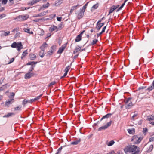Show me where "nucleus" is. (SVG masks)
<instances>
[{
    "label": "nucleus",
    "instance_id": "f3484780",
    "mask_svg": "<svg viewBox=\"0 0 154 154\" xmlns=\"http://www.w3.org/2000/svg\"><path fill=\"white\" fill-rule=\"evenodd\" d=\"M81 48L79 46H77L76 47L75 50L73 51V54H75L77 52L81 50Z\"/></svg>",
    "mask_w": 154,
    "mask_h": 154
},
{
    "label": "nucleus",
    "instance_id": "3c124183",
    "mask_svg": "<svg viewBox=\"0 0 154 154\" xmlns=\"http://www.w3.org/2000/svg\"><path fill=\"white\" fill-rule=\"evenodd\" d=\"M19 29V28H15L12 30V32H17L18 31Z\"/></svg>",
    "mask_w": 154,
    "mask_h": 154
},
{
    "label": "nucleus",
    "instance_id": "774afa93",
    "mask_svg": "<svg viewBox=\"0 0 154 154\" xmlns=\"http://www.w3.org/2000/svg\"><path fill=\"white\" fill-rule=\"evenodd\" d=\"M14 94L13 92H11L10 93V96H14Z\"/></svg>",
    "mask_w": 154,
    "mask_h": 154
},
{
    "label": "nucleus",
    "instance_id": "c85d7f7f",
    "mask_svg": "<svg viewBox=\"0 0 154 154\" xmlns=\"http://www.w3.org/2000/svg\"><path fill=\"white\" fill-rule=\"evenodd\" d=\"M107 128L106 126H105V125L104 126L100 127L98 129V131H101L102 130H105Z\"/></svg>",
    "mask_w": 154,
    "mask_h": 154
},
{
    "label": "nucleus",
    "instance_id": "bb28decb",
    "mask_svg": "<svg viewBox=\"0 0 154 154\" xmlns=\"http://www.w3.org/2000/svg\"><path fill=\"white\" fill-rule=\"evenodd\" d=\"M128 132L130 134H133L135 132L134 129H132L131 130L128 129Z\"/></svg>",
    "mask_w": 154,
    "mask_h": 154
},
{
    "label": "nucleus",
    "instance_id": "a211bd4d",
    "mask_svg": "<svg viewBox=\"0 0 154 154\" xmlns=\"http://www.w3.org/2000/svg\"><path fill=\"white\" fill-rule=\"evenodd\" d=\"M79 6V4H78L76 6H74L72 7L71 8L70 10V14H71L72 13V12H73V11L74 10L76 9H77V8L78 6Z\"/></svg>",
    "mask_w": 154,
    "mask_h": 154
},
{
    "label": "nucleus",
    "instance_id": "ea45409f",
    "mask_svg": "<svg viewBox=\"0 0 154 154\" xmlns=\"http://www.w3.org/2000/svg\"><path fill=\"white\" fill-rule=\"evenodd\" d=\"M97 41H98L97 39H95L93 41V42L91 43V45H93L95 44L97 42Z\"/></svg>",
    "mask_w": 154,
    "mask_h": 154
},
{
    "label": "nucleus",
    "instance_id": "49530a36",
    "mask_svg": "<svg viewBox=\"0 0 154 154\" xmlns=\"http://www.w3.org/2000/svg\"><path fill=\"white\" fill-rule=\"evenodd\" d=\"M62 149V147H60L58 150L56 154H60Z\"/></svg>",
    "mask_w": 154,
    "mask_h": 154
},
{
    "label": "nucleus",
    "instance_id": "9d476101",
    "mask_svg": "<svg viewBox=\"0 0 154 154\" xmlns=\"http://www.w3.org/2000/svg\"><path fill=\"white\" fill-rule=\"evenodd\" d=\"M33 74L30 72L26 74L25 75V78L26 79H29L33 76Z\"/></svg>",
    "mask_w": 154,
    "mask_h": 154
},
{
    "label": "nucleus",
    "instance_id": "bf43d9fd",
    "mask_svg": "<svg viewBox=\"0 0 154 154\" xmlns=\"http://www.w3.org/2000/svg\"><path fill=\"white\" fill-rule=\"evenodd\" d=\"M106 28V26H105L103 27V28L102 30L101 31L102 33H103L104 32Z\"/></svg>",
    "mask_w": 154,
    "mask_h": 154
},
{
    "label": "nucleus",
    "instance_id": "4468645a",
    "mask_svg": "<svg viewBox=\"0 0 154 154\" xmlns=\"http://www.w3.org/2000/svg\"><path fill=\"white\" fill-rule=\"evenodd\" d=\"M85 11H82L80 12L78 15L77 18L79 19H80V18H82L84 14V12Z\"/></svg>",
    "mask_w": 154,
    "mask_h": 154
},
{
    "label": "nucleus",
    "instance_id": "c9c22d12",
    "mask_svg": "<svg viewBox=\"0 0 154 154\" xmlns=\"http://www.w3.org/2000/svg\"><path fill=\"white\" fill-rule=\"evenodd\" d=\"M153 146L152 145H150L149 147V149H148V151L149 152H151L153 148Z\"/></svg>",
    "mask_w": 154,
    "mask_h": 154
},
{
    "label": "nucleus",
    "instance_id": "a19ab883",
    "mask_svg": "<svg viewBox=\"0 0 154 154\" xmlns=\"http://www.w3.org/2000/svg\"><path fill=\"white\" fill-rule=\"evenodd\" d=\"M7 84H6L5 85H4L3 86H2L0 88H2V90L3 91V90H4L7 88Z\"/></svg>",
    "mask_w": 154,
    "mask_h": 154
},
{
    "label": "nucleus",
    "instance_id": "0e129e2a",
    "mask_svg": "<svg viewBox=\"0 0 154 154\" xmlns=\"http://www.w3.org/2000/svg\"><path fill=\"white\" fill-rule=\"evenodd\" d=\"M35 101L34 100V99H32L29 100V103H32V102Z\"/></svg>",
    "mask_w": 154,
    "mask_h": 154
},
{
    "label": "nucleus",
    "instance_id": "dca6fc26",
    "mask_svg": "<svg viewBox=\"0 0 154 154\" xmlns=\"http://www.w3.org/2000/svg\"><path fill=\"white\" fill-rule=\"evenodd\" d=\"M15 114L14 113H8L7 115H5L3 116V118H8L14 115Z\"/></svg>",
    "mask_w": 154,
    "mask_h": 154
},
{
    "label": "nucleus",
    "instance_id": "c03bdc74",
    "mask_svg": "<svg viewBox=\"0 0 154 154\" xmlns=\"http://www.w3.org/2000/svg\"><path fill=\"white\" fill-rule=\"evenodd\" d=\"M98 7V5H97V4L93 6V7L92 8V9H96Z\"/></svg>",
    "mask_w": 154,
    "mask_h": 154
},
{
    "label": "nucleus",
    "instance_id": "b1692460",
    "mask_svg": "<svg viewBox=\"0 0 154 154\" xmlns=\"http://www.w3.org/2000/svg\"><path fill=\"white\" fill-rule=\"evenodd\" d=\"M147 120L149 121L154 120V116L152 115L149 116L147 117Z\"/></svg>",
    "mask_w": 154,
    "mask_h": 154
},
{
    "label": "nucleus",
    "instance_id": "e2e57ef3",
    "mask_svg": "<svg viewBox=\"0 0 154 154\" xmlns=\"http://www.w3.org/2000/svg\"><path fill=\"white\" fill-rule=\"evenodd\" d=\"M67 73H68V72H65L64 74L63 75V76L61 77V78H63V77H64L65 76H66V75L67 74Z\"/></svg>",
    "mask_w": 154,
    "mask_h": 154
},
{
    "label": "nucleus",
    "instance_id": "a878e982",
    "mask_svg": "<svg viewBox=\"0 0 154 154\" xmlns=\"http://www.w3.org/2000/svg\"><path fill=\"white\" fill-rule=\"evenodd\" d=\"M47 44L45 43L40 48L42 50H44V49L47 47Z\"/></svg>",
    "mask_w": 154,
    "mask_h": 154
},
{
    "label": "nucleus",
    "instance_id": "f257e3e1",
    "mask_svg": "<svg viewBox=\"0 0 154 154\" xmlns=\"http://www.w3.org/2000/svg\"><path fill=\"white\" fill-rule=\"evenodd\" d=\"M22 45L20 42H18L16 43V42H14L11 45V47L13 48H17V50L20 51L21 49L23 48Z\"/></svg>",
    "mask_w": 154,
    "mask_h": 154
},
{
    "label": "nucleus",
    "instance_id": "aec40b11",
    "mask_svg": "<svg viewBox=\"0 0 154 154\" xmlns=\"http://www.w3.org/2000/svg\"><path fill=\"white\" fill-rule=\"evenodd\" d=\"M81 37L82 36H81L80 35H78L76 37L75 41V42H78L80 41L81 40Z\"/></svg>",
    "mask_w": 154,
    "mask_h": 154
},
{
    "label": "nucleus",
    "instance_id": "423d86ee",
    "mask_svg": "<svg viewBox=\"0 0 154 154\" xmlns=\"http://www.w3.org/2000/svg\"><path fill=\"white\" fill-rule=\"evenodd\" d=\"M52 50L48 51L47 54V56H50L55 51V49L56 48V46L54 45L52 46L51 47Z\"/></svg>",
    "mask_w": 154,
    "mask_h": 154
},
{
    "label": "nucleus",
    "instance_id": "9b49d317",
    "mask_svg": "<svg viewBox=\"0 0 154 154\" xmlns=\"http://www.w3.org/2000/svg\"><path fill=\"white\" fill-rule=\"evenodd\" d=\"M50 31L52 32L54 31L55 30L56 32L58 31V28L55 26H53L50 27Z\"/></svg>",
    "mask_w": 154,
    "mask_h": 154
},
{
    "label": "nucleus",
    "instance_id": "72a5a7b5",
    "mask_svg": "<svg viewBox=\"0 0 154 154\" xmlns=\"http://www.w3.org/2000/svg\"><path fill=\"white\" fill-rule=\"evenodd\" d=\"M28 103H29V100H24L22 104L23 105H25L26 104Z\"/></svg>",
    "mask_w": 154,
    "mask_h": 154
},
{
    "label": "nucleus",
    "instance_id": "e433bc0d",
    "mask_svg": "<svg viewBox=\"0 0 154 154\" xmlns=\"http://www.w3.org/2000/svg\"><path fill=\"white\" fill-rule=\"evenodd\" d=\"M125 2H124V3L122 4V5L120 7H119V8L117 10V11H116L117 12L118 11H119L120 10H121L122 8L124 7L125 4Z\"/></svg>",
    "mask_w": 154,
    "mask_h": 154
},
{
    "label": "nucleus",
    "instance_id": "4be33fe9",
    "mask_svg": "<svg viewBox=\"0 0 154 154\" xmlns=\"http://www.w3.org/2000/svg\"><path fill=\"white\" fill-rule=\"evenodd\" d=\"M24 31L27 33H28L30 34H32L33 32L32 31L30 32V29H29L24 28L23 29Z\"/></svg>",
    "mask_w": 154,
    "mask_h": 154
},
{
    "label": "nucleus",
    "instance_id": "473e14b6",
    "mask_svg": "<svg viewBox=\"0 0 154 154\" xmlns=\"http://www.w3.org/2000/svg\"><path fill=\"white\" fill-rule=\"evenodd\" d=\"M138 137H137V136H134L132 138V140L131 141H134V142L135 141H136L137 140Z\"/></svg>",
    "mask_w": 154,
    "mask_h": 154
},
{
    "label": "nucleus",
    "instance_id": "f8f14e48",
    "mask_svg": "<svg viewBox=\"0 0 154 154\" xmlns=\"http://www.w3.org/2000/svg\"><path fill=\"white\" fill-rule=\"evenodd\" d=\"M48 11H44L42 12L39 13L38 14H37L36 16V17H40L44 16L46 14L48 13Z\"/></svg>",
    "mask_w": 154,
    "mask_h": 154
},
{
    "label": "nucleus",
    "instance_id": "4d7b16f0",
    "mask_svg": "<svg viewBox=\"0 0 154 154\" xmlns=\"http://www.w3.org/2000/svg\"><path fill=\"white\" fill-rule=\"evenodd\" d=\"M146 88V87H144V86H142V87H140L139 88V90H141V89H145Z\"/></svg>",
    "mask_w": 154,
    "mask_h": 154
},
{
    "label": "nucleus",
    "instance_id": "2eb2a0df",
    "mask_svg": "<svg viewBox=\"0 0 154 154\" xmlns=\"http://www.w3.org/2000/svg\"><path fill=\"white\" fill-rule=\"evenodd\" d=\"M80 141L81 139L80 138H79L78 139L75 140L74 141L72 142L71 143V144L72 145H77L80 142Z\"/></svg>",
    "mask_w": 154,
    "mask_h": 154
},
{
    "label": "nucleus",
    "instance_id": "2f4dec72",
    "mask_svg": "<svg viewBox=\"0 0 154 154\" xmlns=\"http://www.w3.org/2000/svg\"><path fill=\"white\" fill-rule=\"evenodd\" d=\"M89 2H88L85 5L82 7V11H85V10L87 7L88 3Z\"/></svg>",
    "mask_w": 154,
    "mask_h": 154
},
{
    "label": "nucleus",
    "instance_id": "79ce46f5",
    "mask_svg": "<svg viewBox=\"0 0 154 154\" xmlns=\"http://www.w3.org/2000/svg\"><path fill=\"white\" fill-rule=\"evenodd\" d=\"M10 33V32L9 31H8L7 32H4V34H3V35L5 36H7Z\"/></svg>",
    "mask_w": 154,
    "mask_h": 154
},
{
    "label": "nucleus",
    "instance_id": "09e8293b",
    "mask_svg": "<svg viewBox=\"0 0 154 154\" xmlns=\"http://www.w3.org/2000/svg\"><path fill=\"white\" fill-rule=\"evenodd\" d=\"M21 108V107L20 106H17L15 107L14 109L15 110H20Z\"/></svg>",
    "mask_w": 154,
    "mask_h": 154
},
{
    "label": "nucleus",
    "instance_id": "cd10ccee",
    "mask_svg": "<svg viewBox=\"0 0 154 154\" xmlns=\"http://www.w3.org/2000/svg\"><path fill=\"white\" fill-rule=\"evenodd\" d=\"M115 143V142L113 140H111L109 142L108 144V146H111L112 145Z\"/></svg>",
    "mask_w": 154,
    "mask_h": 154
},
{
    "label": "nucleus",
    "instance_id": "37998d69",
    "mask_svg": "<svg viewBox=\"0 0 154 154\" xmlns=\"http://www.w3.org/2000/svg\"><path fill=\"white\" fill-rule=\"evenodd\" d=\"M42 96V94H41L40 95L36 97V98H35L34 99V100L35 101L39 99Z\"/></svg>",
    "mask_w": 154,
    "mask_h": 154
},
{
    "label": "nucleus",
    "instance_id": "6e6d98bb",
    "mask_svg": "<svg viewBox=\"0 0 154 154\" xmlns=\"http://www.w3.org/2000/svg\"><path fill=\"white\" fill-rule=\"evenodd\" d=\"M147 131V129L146 128H144L143 129V133H145Z\"/></svg>",
    "mask_w": 154,
    "mask_h": 154
},
{
    "label": "nucleus",
    "instance_id": "0eeeda50",
    "mask_svg": "<svg viewBox=\"0 0 154 154\" xmlns=\"http://www.w3.org/2000/svg\"><path fill=\"white\" fill-rule=\"evenodd\" d=\"M124 150L125 153L127 154L128 152H131V145L125 146L124 149Z\"/></svg>",
    "mask_w": 154,
    "mask_h": 154
},
{
    "label": "nucleus",
    "instance_id": "6ab92c4d",
    "mask_svg": "<svg viewBox=\"0 0 154 154\" xmlns=\"http://www.w3.org/2000/svg\"><path fill=\"white\" fill-rule=\"evenodd\" d=\"M112 115V114L111 113H108L106 114V115L103 116V117L101 119L100 121H102V120H103V119L106 118H108L109 117H110Z\"/></svg>",
    "mask_w": 154,
    "mask_h": 154
},
{
    "label": "nucleus",
    "instance_id": "c756f323",
    "mask_svg": "<svg viewBox=\"0 0 154 154\" xmlns=\"http://www.w3.org/2000/svg\"><path fill=\"white\" fill-rule=\"evenodd\" d=\"M39 55L41 57H43L44 56V50H41L39 53Z\"/></svg>",
    "mask_w": 154,
    "mask_h": 154
},
{
    "label": "nucleus",
    "instance_id": "4c0bfd02",
    "mask_svg": "<svg viewBox=\"0 0 154 154\" xmlns=\"http://www.w3.org/2000/svg\"><path fill=\"white\" fill-rule=\"evenodd\" d=\"M125 2H124V3L122 4V5L120 7H119V8L117 10V11H116L117 12L118 11H119L120 10H121L122 8L124 7L125 4Z\"/></svg>",
    "mask_w": 154,
    "mask_h": 154
},
{
    "label": "nucleus",
    "instance_id": "13d9d810",
    "mask_svg": "<svg viewBox=\"0 0 154 154\" xmlns=\"http://www.w3.org/2000/svg\"><path fill=\"white\" fill-rule=\"evenodd\" d=\"M154 141V137H151L149 139L150 142L153 141Z\"/></svg>",
    "mask_w": 154,
    "mask_h": 154
},
{
    "label": "nucleus",
    "instance_id": "f704fd0d",
    "mask_svg": "<svg viewBox=\"0 0 154 154\" xmlns=\"http://www.w3.org/2000/svg\"><path fill=\"white\" fill-rule=\"evenodd\" d=\"M154 88L152 86V85H151V86L149 87L147 89H146L145 90H144V91H146L147 90H149V91H151V90H152Z\"/></svg>",
    "mask_w": 154,
    "mask_h": 154
},
{
    "label": "nucleus",
    "instance_id": "338daca9",
    "mask_svg": "<svg viewBox=\"0 0 154 154\" xmlns=\"http://www.w3.org/2000/svg\"><path fill=\"white\" fill-rule=\"evenodd\" d=\"M137 116V115L136 114H134V115L132 117L131 119L132 120H134V118L135 117Z\"/></svg>",
    "mask_w": 154,
    "mask_h": 154
},
{
    "label": "nucleus",
    "instance_id": "603ef678",
    "mask_svg": "<svg viewBox=\"0 0 154 154\" xmlns=\"http://www.w3.org/2000/svg\"><path fill=\"white\" fill-rule=\"evenodd\" d=\"M14 58H11V60H10V61L8 63V64H10L11 63H12L14 61Z\"/></svg>",
    "mask_w": 154,
    "mask_h": 154
},
{
    "label": "nucleus",
    "instance_id": "864d4df0",
    "mask_svg": "<svg viewBox=\"0 0 154 154\" xmlns=\"http://www.w3.org/2000/svg\"><path fill=\"white\" fill-rule=\"evenodd\" d=\"M8 0H2V3L3 4H5L7 2Z\"/></svg>",
    "mask_w": 154,
    "mask_h": 154
},
{
    "label": "nucleus",
    "instance_id": "5701e85b",
    "mask_svg": "<svg viewBox=\"0 0 154 154\" xmlns=\"http://www.w3.org/2000/svg\"><path fill=\"white\" fill-rule=\"evenodd\" d=\"M142 139V138L141 137H138L137 140L135 141V144H137L139 143L141 141Z\"/></svg>",
    "mask_w": 154,
    "mask_h": 154
},
{
    "label": "nucleus",
    "instance_id": "69168bd1",
    "mask_svg": "<svg viewBox=\"0 0 154 154\" xmlns=\"http://www.w3.org/2000/svg\"><path fill=\"white\" fill-rule=\"evenodd\" d=\"M32 63H35V62H29L27 63V65H31Z\"/></svg>",
    "mask_w": 154,
    "mask_h": 154
},
{
    "label": "nucleus",
    "instance_id": "052dcab7",
    "mask_svg": "<svg viewBox=\"0 0 154 154\" xmlns=\"http://www.w3.org/2000/svg\"><path fill=\"white\" fill-rule=\"evenodd\" d=\"M57 20L58 21H61V20L62 19V17H57Z\"/></svg>",
    "mask_w": 154,
    "mask_h": 154
},
{
    "label": "nucleus",
    "instance_id": "20e7f679",
    "mask_svg": "<svg viewBox=\"0 0 154 154\" xmlns=\"http://www.w3.org/2000/svg\"><path fill=\"white\" fill-rule=\"evenodd\" d=\"M131 152H134L135 154H138L139 152V148L134 145H131Z\"/></svg>",
    "mask_w": 154,
    "mask_h": 154
},
{
    "label": "nucleus",
    "instance_id": "7ed1b4c3",
    "mask_svg": "<svg viewBox=\"0 0 154 154\" xmlns=\"http://www.w3.org/2000/svg\"><path fill=\"white\" fill-rule=\"evenodd\" d=\"M29 17V15L27 14L19 15L17 17L16 19L18 21H23L26 20Z\"/></svg>",
    "mask_w": 154,
    "mask_h": 154
},
{
    "label": "nucleus",
    "instance_id": "a18cd8bd",
    "mask_svg": "<svg viewBox=\"0 0 154 154\" xmlns=\"http://www.w3.org/2000/svg\"><path fill=\"white\" fill-rule=\"evenodd\" d=\"M70 69V66H67L65 69L64 71L65 72H68L69 69Z\"/></svg>",
    "mask_w": 154,
    "mask_h": 154
},
{
    "label": "nucleus",
    "instance_id": "680f3d73",
    "mask_svg": "<svg viewBox=\"0 0 154 154\" xmlns=\"http://www.w3.org/2000/svg\"><path fill=\"white\" fill-rule=\"evenodd\" d=\"M62 1H61L60 0H58L57 3H58V4H60L62 3Z\"/></svg>",
    "mask_w": 154,
    "mask_h": 154
},
{
    "label": "nucleus",
    "instance_id": "de8ad7c7",
    "mask_svg": "<svg viewBox=\"0 0 154 154\" xmlns=\"http://www.w3.org/2000/svg\"><path fill=\"white\" fill-rule=\"evenodd\" d=\"M49 3H47L46 4L43 5V7L44 8H46L48 7Z\"/></svg>",
    "mask_w": 154,
    "mask_h": 154
},
{
    "label": "nucleus",
    "instance_id": "58836bf2",
    "mask_svg": "<svg viewBox=\"0 0 154 154\" xmlns=\"http://www.w3.org/2000/svg\"><path fill=\"white\" fill-rule=\"evenodd\" d=\"M112 121H110L109 122H108L107 124L105 125V126H106L107 128L108 127H109L112 124Z\"/></svg>",
    "mask_w": 154,
    "mask_h": 154
},
{
    "label": "nucleus",
    "instance_id": "f03ea898",
    "mask_svg": "<svg viewBox=\"0 0 154 154\" xmlns=\"http://www.w3.org/2000/svg\"><path fill=\"white\" fill-rule=\"evenodd\" d=\"M131 98H129L126 101L125 107L127 109L131 108L133 106V104L131 101Z\"/></svg>",
    "mask_w": 154,
    "mask_h": 154
},
{
    "label": "nucleus",
    "instance_id": "393cba45",
    "mask_svg": "<svg viewBox=\"0 0 154 154\" xmlns=\"http://www.w3.org/2000/svg\"><path fill=\"white\" fill-rule=\"evenodd\" d=\"M29 57L31 60H34L36 58V56L34 54H31L29 55Z\"/></svg>",
    "mask_w": 154,
    "mask_h": 154
},
{
    "label": "nucleus",
    "instance_id": "1a4fd4ad",
    "mask_svg": "<svg viewBox=\"0 0 154 154\" xmlns=\"http://www.w3.org/2000/svg\"><path fill=\"white\" fill-rule=\"evenodd\" d=\"M119 5L115 6L113 5L110 8L109 11V15L113 12L114 10L116 9L119 7Z\"/></svg>",
    "mask_w": 154,
    "mask_h": 154
},
{
    "label": "nucleus",
    "instance_id": "412c9836",
    "mask_svg": "<svg viewBox=\"0 0 154 154\" xmlns=\"http://www.w3.org/2000/svg\"><path fill=\"white\" fill-rule=\"evenodd\" d=\"M41 0H33L32 1L30 2L29 4H31V5H33L36 4Z\"/></svg>",
    "mask_w": 154,
    "mask_h": 154
},
{
    "label": "nucleus",
    "instance_id": "8fccbe9b",
    "mask_svg": "<svg viewBox=\"0 0 154 154\" xmlns=\"http://www.w3.org/2000/svg\"><path fill=\"white\" fill-rule=\"evenodd\" d=\"M55 81L52 82L49 84V86L50 87L53 85H54L55 84Z\"/></svg>",
    "mask_w": 154,
    "mask_h": 154
},
{
    "label": "nucleus",
    "instance_id": "39448f33",
    "mask_svg": "<svg viewBox=\"0 0 154 154\" xmlns=\"http://www.w3.org/2000/svg\"><path fill=\"white\" fill-rule=\"evenodd\" d=\"M13 100L14 99L13 98L7 100L5 104V106L9 107L10 105L14 102Z\"/></svg>",
    "mask_w": 154,
    "mask_h": 154
},
{
    "label": "nucleus",
    "instance_id": "ddd939ff",
    "mask_svg": "<svg viewBox=\"0 0 154 154\" xmlns=\"http://www.w3.org/2000/svg\"><path fill=\"white\" fill-rule=\"evenodd\" d=\"M65 46H62L61 47H60L59 48V50L57 52V53L58 54H61L62 53L64 49H65Z\"/></svg>",
    "mask_w": 154,
    "mask_h": 154
},
{
    "label": "nucleus",
    "instance_id": "6e6552de",
    "mask_svg": "<svg viewBox=\"0 0 154 154\" xmlns=\"http://www.w3.org/2000/svg\"><path fill=\"white\" fill-rule=\"evenodd\" d=\"M101 20H99L97 23V28L98 30H100L101 27H102L104 24V23H99L101 22Z\"/></svg>",
    "mask_w": 154,
    "mask_h": 154
},
{
    "label": "nucleus",
    "instance_id": "7c9ffc66",
    "mask_svg": "<svg viewBox=\"0 0 154 154\" xmlns=\"http://www.w3.org/2000/svg\"><path fill=\"white\" fill-rule=\"evenodd\" d=\"M27 54V50L25 51L23 53L22 55L21 56V58L22 59Z\"/></svg>",
    "mask_w": 154,
    "mask_h": 154
},
{
    "label": "nucleus",
    "instance_id": "5fc2aeb1",
    "mask_svg": "<svg viewBox=\"0 0 154 154\" xmlns=\"http://www.w3.org/2000/svg\"><path fill=\"white\" fill-rule=\"evenodd\" d=\"M35 67V66H33L32 65L31 67L29 70V71H32L34 69V68Z\"/></svg>",
    "mask_w": 154,
    "mask_h": 154
}]
</instances>
